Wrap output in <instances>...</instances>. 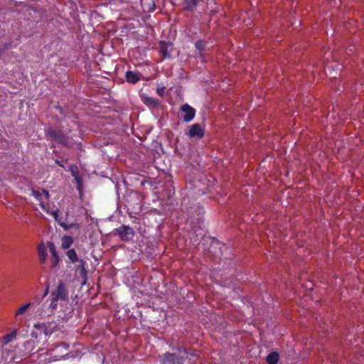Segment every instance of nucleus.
Wrapping results in <instances>:
<instances>
[{
	"mask_svg": "<svg viewBox=\"0 0 364 364\" xmlns=\"http://www.w3.org/2000/svg\"><path fill=\"white\" fill-rule=\"evenodd\" d=\"M55 326V323L53 322L36 324L34 326L35 329L31 333V337L35 340L41 339L42 336L46 338L53 333Z\"/></svg>",
	"mask_w": 364,
	"mask_h": 364,
	"instance_id": "20e7f679",
	"label": "nucleus"
},
{
	"mask_svg": "<svg viewBox=\"0 0 364 364\" xmlns=\"http://www.w3.org/2000/svg\"><path fill=\"white\" fill-rule=\"evenodd\" d=\"M76 262L77 263V264L75 266V273L79 278H81L83 280V282H85L87 276V271L86 269V262H85L82 259H80Z\"/></svg>",
	"mask_w": 364,
	"mask_h": 364,
	"instance_id": "1a4fd4ad",
	"label": "nucleus"
},
{
	"mask_svg": "<svg viewBox=\"0 0 364 364\" xmlns=\"http://www.w3.org/2000/svg\"><path fill=\"white\" fill-rule=\"evenodd\" d=\"M48 246L49 247L50 252L51 255L55 256L58 254V252L55 250V245L53 242H48Z\"/></svg>",
	"mask_w": 364,
	"mask_h": 364,
	"instance_id": "a878e982",
	"label": "nucleus"
},
{
	"mask_svg": "<svg viewBox=\"0 0 364 364\" xmlns=\"http://www.w3.org/2000/svg\"><path fill=\"white\" fill-rule=\"evenodd\" d=\"M144 102L146 105L152 107H157L159 105V100L151 97H147V96L144 97Z\"/></svg>",
	"mask_w": 364,
	"mask_h": 364,
	"instance_id": "6ab92c4d",
	"label": "nucleus"
},
{
	"mask_svg": "<svg viewBox=\"0 0 364 364\" xmlns=\"http://www.w3.org/2000/svg\"><path fill=\"white\" fill-rule=\"evenodd\" d=\"M48 289H46V291H45V293H44L43 296H45L48 294Z\"/></svg>",
	"mask_w": 364,
	"mask_h": 364,
	"instance_id": "473e14b6",
	"label": "nucleus"
},
{
	"mask_svg": "<svg viewBox=\"0 0 364 364\" xmlns=\"http://www.w3.org/2000/svg\"><path fill=\"white\" fill-rule=\"evenodd\" d=\"M42 193H43V201L48 200V198L50 197L49 192L46 190L42 189Z\"/></svg>",
	"mask_w": 364,
	"mask_h": 364,
	"instance_id": "c756f323",
	"label": "nucleus"
},
{
	"mask_svg": "<svg viewBox=\"0 0 364 364\" xmlns=\"http://www.w3.org/2000/svg\"><path fill=\"white\" fill-rule=\"evenodd\" d=\"M188 134L190 137L201 139L204 136V131L199 124H193L190 127Z\"/></svg>",
	"mask_w": 364,
	"mask_h": 364,
	"instance_id": "9d476101",
	"label": "nucleus"
},
{
	"mask_svg": "<svg viewBox=\"0 0 364 364\" xmlns=\"http://www.w3.org/2000/svg\"><path fill=\"white\" fill-rule=\"evenodd\" d=\"M126 80L132 84L136 83L139 80V77L137 73L133 71H127L125 73Z\"/></svg>",
	"mask_w": 364,
	"mask_h": 364,
	"instance_id": "2eb2a0df",
	"label": "nucleus"
},
{
	"mask_svg": "<svg viewBox=\"0 0 364 364\" xmlns=\"http://www.w3.org/2000/svg\"><path fill=\"white\" fill-rule=\"evenodd\" d=\"M196 355L189 354L186 349L180 348L176 353H166L160 356V364H192Z\"/></svg>",
	"mask_w": 364,
	"mask_h": 364,
	"instance_id": "f257e3e1",
	"label": "nucleus"
},
{
	"mask_svg": "<svg viewBox=\"0 0 364 364\" xmlns=\"http://www.w3.org/2000/svg\"><path fill=\"white\" fill-rule=\"evenodd\" d=\"M22 10H23V16L25 19L28 21H35L36 15L37 14L36 9L28 5H24L23 6Z\"/></svg>",
	"mask_w": 364,
	"mask_h": 364,
	"instance_id": "9b49d317",
	"label": "nucleus"
},
{
	"mask_svg": "<svg viewBox=\"0 0 364 364\" xmlns=\"http://www.w3.org/2000/svg\"><path fill=\"white\" fill-rule=\"evenodd\" d=\"M52 266L51 267H55L58 265V262H59V257H58V255L57 254L55 256H52Z\"/></svg>",
	"mask_w": 364,
	"mask_h": 364,
	"instance_id": "bb28decb",
	"label": "nucleus"
},
{
	"mask_svg": "<svg viewBox=\"0 0 364 364\" xmlns=\"http://www.w3.org/2000/svg\"><path fill=\"white\" fill-rule=\"evenodd\" d=\"M73 238L69 235L62 237L61 247L64 250L69 249L73 243Z\"/></svg>",
	"mask_w": 364,
	"mask_h": 364,
	"instance_id": "dca6fc26",
	"label": "nucleus"
},
{
	"mask_svg": "<svg viewBox=\"0 0 364 364\" xmlns=\"http://www.w3.org/2000/svg\"><path fill=\"white\" fill-rule=\"evenodd\" d=\"M58 225L64 229V230H68L69 229L73 228H75L76 230H78L80 228L77 223L67 224L66 223L63 222L61 220H58Z\"/></svg>",
	"mask_w": 364,
	"mask_h": 364,
	"instance_id": "aec40b11",
	"label": "nucleus"
},
{
	"mask_svg": "<svg viewBox=\"0 0 364 364\" xmlns=\"http://www.w3.org/2000/svg\"><path fill=\"white\" fill-rule=\"evenodd\" d=\"M38 254L39 257V261L41 263L43 264L46 262L47 259V251L45 245L43 242H41L38 245Z\"/></svg>",
	"mask_w": 364,
	"mask_h": 364,
	"instance_id": "ddd939ff",
	"label": "nucleus"
},
{
	"mask_svg": "<svg viewBox=\"0 0 364 364\" xmlns=\"http://www.w3.org/2000/svg\"><path fill=\"white\" fill-rule=\"evenodd\" d=\"M199 2L200 0H184L183 9L187 11L193 12L196 9Z\"/></svg>",
	"mask_w": 364,
	"mask_h": 364,
	"instance_id": "f8f14e48",
	"label": "nucleus"
},
{
	"mask_svg": "<svg viewBox=\"0 0 364 364\" xmlns=\"http://www.w3.org/2000/svg\"><path fill=\"white\" fill-rule=\"evenodd\" d=\"M165 87L164 86L157 87L156 93L161 97L164 96Z\"/></svg>",
	"mask_w": 364,
	"mask_h": 364,
	"instance_id": "cd10ccee",
	"label": "nucleus"
},
{
	"mask_svg": "<svg viewBox=\"0 0 364 364\" xmlns=\"http://www.w3.org/2000/svg\"><path fill=\"white\" fill-rule=\"evenodd\" d=\"M34 303H26L22 306H21L16 311V316H18V315H21L24 314L26 310L32 306H34Z\"/></svg>",
	"mask_w": 364,
	"mask_h": 364,
	"instance_id": "b1692460",
	"label": "nucleus"
},
{
	"mask_svg": "<svg viewBox=\"0 0 364 364\" xmlns=\"http://www.w3.org/2000/svg\"><path fill=\"white\" fill-rule=\"evenodd\" d=\"M34 341H28L25 343L24 346L26 349H31L32 350L33 349Z\"/></svg>",
	"mask_w": 364,
	"mask_h": 364,
	"instance_id": "c85d7f7f",
	"label": "nucleus"
},
{
	"mask_svg": "<svg viewBox=\"0 0 364 364\" xmlns=\"http://www.w3.org/2000/svg\"><path fill=\"white\" fill-rule=\"evenodd\" d=\"M114 230L115 235H118L124 242L131 241L135 235L134 229L129 225H122Z\"/></svg>",
	"mask_w": 364,
	"mask_h": 364,
	"instance_id": "39448f33",
	"label": "nucleus"
},
{
	"mask_svg": "<svg viewBox=\"0 0 364 364\" xmlns=\"http://www.w3.org/2000/svg\"><path fill=\"white\" fill-rule=\"evenodd\" d=\"M279 358V355L277 352H272L266 358V361L268 364H277Z\"/></svg>",
	"mask_w": 364,
	"mask_h": 364,
	"instance_id": "a211bd4d",
	"label": "nucleus"
},
{
	"mask_svg": "<svg viewBox=\"0 0 364 364\" xmlns=\"http://www.w3.org/2000/svg\"><path fill=\"white\" fill-rule=\"evenodd\" d=\"M68 290L65 284L62 281H60L55 290L53 291L50 295L51 302L49 308L51 309V312L56 309L59 300L65 301L68 299Z\"/></svg>",
	"mask_w": 364,
	"mask_h": 364,
	"instance_id": "7ed1b4c3",
	"label": "nucleus"
},
{
	"mask_svg": "<svg viewBox=\"0 0 364 364\" xmlns=\"http://www.w3.org/2000/svg\"><path fill=\"white\" fill-rule=\"evenodd\" d=\"M205 41H198L196 42L195 43V46L196 48V49L198 50V55L200 57H203V52L205 49Z\"/></svg>",
	"mask_w": 364,
	"mask_h": 364,
	"instance_id": "4be33fe9",
	"label": "nucleus"
},
{
	"mask_svg": "<svg viewBox=\"0 0 364 364\" xmlns=\"http://www.w3.org/2000/svg\"><path fill=\"white\" fill-rule=\"evenodd\" d=\"M74 179L75 182L77 183V190L81 192V188L82 186V178L78 174V173H76V175H74Z\"/></svg>",
	"mask_w": 364,
	"mask_h": 364,
	"instance_id": "393cba45",
	"label": "nucleus"
},
{
	"mask_svg": "<svg viewBox=\"0 0 364 364\" xmlns=\"http://www.w3.org/2000/svg\"><path fill=\"white\" fill-rule=\"evenodd\" d=\"M196 214V217L190 216L188 220L193 225L194 229L197 231V229L200 228V224L203 220L204 211L203 209L200 206H196L193 209V215Z\"/></svg>",
	"mask_w": 364,
	"mask_h": 364,
	"instance_id": "423d86ee",
	"label": "nucleus"
},
{
	"mask_svg": "<svg viewBox=\"0 0 364 364\" xmlns=\"http://www.w3.org/2000/svg\"><path fill=\"white\" fill-rule=\"evenodd\" d=\"M173 50V45L172 43L160 41L159 43V52L164 59H170L171 58V52Z\"/></svg>",
	"mask_w": 364,
	"mask_h": 364,
	"instance_id": "0eeeda50",
	"label": "nucleus"
},
{
	"mask_svg": "<svg viewBox=\"0 0 364 364\" xmlns=\"http://www.w3.org/2000/svg\"><path fill=\"white\" fill-rule=\"evenodd\" d=\"M31 195L39 201V205L41 207V204L44 203L43 198L42 190H41V191L32 190Z\"/></svg>",
	"mask_w": 364,
	"mask_h": 364,
	"instance_id": "5701e85b",
	"label": "nucleus"
},
{
	"mask_svg": "<svg viewBox=\"0 0 364 364\" xmlns=\"http://www.w3.org/2000/svg\"><path fill=\"white\" fill-rule=\"evenodd\" d=\"M71 172H72V176L74 177V175H76V173H78L77 167L76 166L71 167Z\"/></svg>",
	"mask_w": 364,
	"mask_h": 364,
	"instance_id": "7c9ffc66",
	"label": "nucleus"
},
{
	"mask_svg": "<svg viewBox=\"0 0 364 364\" xmlns=\"http://www.w3.org/2000/svg\"><path fill=\"white\" fill-rule=\"evenodd\" d=\"M16 333H17V331L15 329L13 331H11L10 333L4 336L1 338L2 344L5 345V344H7V343L11 342L12 341L15 340L16 337Z\"/></svg>",
	"mask_w": 364,
	"mask_h": 364,
	"instance_id": "f3484780",
	"label": "nucleus"
},
{
	"mask_svg": "<svg viewBox=\"0 0 364 364\" xmlns=\"http://www.w3.org/2000/svg\"><path fill=\"white\" fill-rule=\"evenodd\" d=\"M41 208L46 211L48 214L52 215L56 221H58V213L59 210L58 208L56 209H51L50 208V205H46L45 203L41 204Z\"/></svg>",
	"mask_w": 364,
	"mask_h": 364,
	"instance_id": "4468645a",
	"label": "nucleus"
},
{
	"mask_svg": "<svg viewBox=\"0 0 364 364\" xmlns=\"http://www.w3.org/2000/svg\"><path fill=\"white\" fill-rule=\"evenodd\" d=\"M55 164L58 165L59 166L63 167V164L59 160H55Z\"/></svg>",
	"mask_w": 364,
	"mask_h": 364,
	"instance_id": "2f4dec72",
	"label": "nucleus"
},
{
	"mask_svg": "<svg viewBox=\"0 0 364 364\" xmlns=\"http://www.w3.org/2000/svg\"><path fill=\"white\" fill-rule=\"evenodd\" d=\"M66 255L72 263H75L80 259H78L76 252L74 249H68L66 252Z\"/></svg>",
	"mask_w": 364,
	"mask_h": 364,
	"instance_id": "412c9836",
	"label": "nucleus"
},
{
	"mask_svg": "<svg viewBox=\"0 0 364 364\" xmlns=\"http://www.w3.org/2000/svg\"><path fill=\"white\" fill-rule=\"evenodd\" d=\"M180 110L181 112L184 113V114L181 117L184 122H189L194 119L196 115V110L189 105L185 104L182 105L180 108Z\"/></svg>",
	"mask_w": 364,
	"mask_h": 364,
	"instance_id": "6e6552de",
	"label": "nucleus"
},
{
	"mask_svg": "<svg viewBox=\"0 0 364 364\" xmlns=\"http://www.w3.org/2000/svg\"><path fill=\"white\" fill-rule=\"evenodd\" d=\"M45 135L48 139H51L64 146L71 147L73 146L72 139L61 129L49 128L46 130Z\"/></svg>",
	"mask_w": 364,
	"mask_h": 364,
	"instance_id": "f03ea898",
	"label": "nucleus"
}]
</instances>
